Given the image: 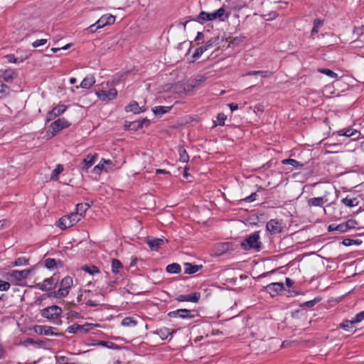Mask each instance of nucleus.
<instances>
[{"instance_id": "f257e3e1", "label": "nucleus", "mask_w": 364, "mask_h": 364, "mask_svg": "<svg viewBox=\"0 0 364 364\" xmlns=\"http://www.w3.org/2000/svg\"><path fill=\"white\" fill-rule=\"evenodd\" d=\"M240 246L245 250L255 249L259 250L261 248V242L259 241V232H255L249 235L245 240L240 243Z\"/></svg>"}, {"instance_id": "f03ea898", "label": "nucleus", "mask_w": 364, "mask_h": 364, "mask_svg": "<svg viewBox=\"0 0 364 364\" xmlns=\"http://www.w3.org/2000/svg\"><path fill=\"white\" fill-rule=\"evenodd\" d=\"M73 280L70 277H64L60 284V288L57 291H54L51 293V294H54V296L57 298L65 297L68 293L69 290L73 286Z\"/></svg>"}, {"instance_id": "7ed1b4c3", "label": "nucleus", "mask_w": 364, "mask_h": 364, "mask_svg": "<svg viewBox=\"0 0 364 364\" xmlns=\"http://www.w3.org/2000/svg\"><path fill=\"white\" fill-rule=\"evenodd\" d=\"M70 125V122L64 117L59 118L50 124L49 131L51 132L52 136H55L59 132L69 127Z\"/></svg>"}, {"instance_id": "20e7f679", "label": "nucleus", "mask_w": 364, "mask_h": 364, "mask_svg": "<svg viewBox=\"0 0 364 364\" xmlns=\"http://www.w3.org/2000/svg\"><path fill=\"white\" fill-rule=\"evenodd\" d=\"M198 315V312L196 310L192 309H180L176 311H170L168 314V316L171 318L179 317L183 319L186 318H193L196 316Z\"/></svg>"}, {"instance_id": "39448f33", "label": "nucleus", "mask_w": 364, "mask_h": 364, "mask_svg": "<svg viewBox=\"0 0 364 364\" xmlns=\"http://www.w3.org/2000/svg\"><path fill=\"white\" fill-rule=\"evenodd\" d=\"M237 248V245L232 242H222L217 244L214 247V254L219 257L228 252L234 251Z\"/></svg>"}, {"instance_id": "423d86ee", "label": "nucleus", "mask_w": 364, "mask_h": 364, "mask_svg": "<svg viewBox=\"0 0 364 364\" xmlns=\"http://www.w3.org/2000/svg\"><path fill=\"white\" fill-rule=\"evenodd\" d=\"M61 313V308L56 305L48 306L41 311V316L48 319H54L55 318H58Z\"/></svg>"}, {"instance_id": "0eeeda50", "label": "nucleus", "mask_w": 364, "mask_h": 364, "mask_svg": "<svg viewBox=\"0 0 364 364\" xmlns=\"http://www.w3.org/2000/svg\"><path fill=\"white\" fill-rule=\"evenodd\" d=\"M96 325L93 323H85L84 325H80L77 323H75L68 326L66 329V331L69 333H77L78 332L87 333L89 331L93 329Z\"/></svg>"}, {"instance_id": "6e6552de", "label": "nucleus", "mask_w": 364, "mask_h": 364, "mask_svg": "<svg viewBox=\"0 0 364 364\" xmlns=\"http://www.w3.org/2000/svg\"><path fill=\"white\" fill-rule=\"evenodd\" d=\"M58 282V278L53 276L50 278L46 279L43 281V283H38L36 284V287L42 291H48L53 289H55Z\"/></svg>"}, {"instance_id": "1a4fd4ad", "label": "nucleus", "mask_w": 364, "mask_h": 364, "mask_svg": "<svg viewBox=\"0 0 364 364\" xmlns=\"http://www.w3.org/2000/svg\"><path fill=\"white\" fill-rule=\"evenodd\" d=\"M97 96L102 101H110L117 96V91L115 88H111L109 90H98L96 92Z\"/></svg>"}, {"instance_id": "9d476101", "label": "nucleus", "mask_w": 364, "mask_h": 364, "mask_svg": "<svg viewBox=\"0 0 364 364\" xmlns=\"http://www.w3.org/2000/svg\"><path fill=\"white\" fill-rule=\"evenodd\" d=\"M284 289V284L282 282L271 283L265 287V290L272 297L275 296Z\"/></svg>"}, {"instance_id": "9b49d317", "label": "nucleus", "mask_w": 364, "mask_h": 364, "mask_svg": "<svg viewBox=\"0 0 364 364\" xmlns=\"http://www.w3.org/2000/svg\"><path fill=\"white\" fill-rule=\"evenodd\" d=\"M200 299V293L193 292L190 294H180L176 298V300L179 302L189 301L193 303H197Z\"/></svg>"}, {"instance_id": "f8f14e48", "label": "nucleus", "mask_w": 364, "mask_h": 364, "mask_svg": "<svg viewBox=\"0 0 364 364\" xmlns=\"http://www.w3.org/2000/svg\"><path fill=\"white\" fill-rule=\"evenodd\" d=\"M115 21V16L112 14L103 15L96 21L97 27L95 30L103 28L107 25L113 24Z\"/></svg>"}, {"instance_id": "ddd939ff", "label": "nucleus", "mask_w": 364, "mask_h": 364, "mask_svg": "<svg viewBox=\"0 0 364 364\" xmlns=\"http://www.w3.org/2000/svg\"><path fill=\"white\" fill-rule=\"evenodd\" d=\"M31 271L29 269H23V270H12L9 273L10 277L14 279L17 282H21L23 279H26Z\"/></svg>"}, {"instance_id": "4468645a", "label": "nucleus", "mask_w": 364, "mask_h": 364, "mask_svg": "<svg viewBox=\"0 0 364 364\" xmlns=\"http://www.w3.org/2000/svg\"><path fill=\"white\" fill-rule=\"evenodd\" d=\"M267 230L271 234H277L282 231L281 223L277 220L272 219L266 224Z\"/></svg>"}, {"instance_id": "2eb2a0df", "label": "nucleus", "mask_w": 364, "mask_h": 364, "mask_svg": "<svg viewBox=\"0 0 364 364\" xmlns=\"http://www.w3.org/2000/svg\"><path fill=\"white\" fill-rule=\"evenodd\" d=\"M97 155H87L80 164V168L82 171L87 172L88 169L95 164Z\"/></svg>"}, {"instance_id": "dca6fc26", "label": "nucleus", "mask_w": 364, "mask_h": 364, "mask_svg": "<svg viewBox=\"0 0 364 364\" xmlns=\"http://www.w3.org/2000/svg\"><path fill=\"white\" fill-rule=\"evenodd\" d=\"M210 21H213L215 19H220V21H225L229 16V13L225 14V10L224 6H222L219 9L210 13Z\"/></svg>"}, {"instance_id": "f3484780", "label": "nucleus", "mask_w": 364, "mask_h": 364, "mask_svg": "<svg viewBox=\"0 0 364 364\" xmlns=\"http://www.w3.org/2000/svg\"><path fill=\"white\" fill-rule=\"evenodd\" d=\"M127 112H133L134 114H139L146 111L144 106L140 107L136 101L132 102L129 105L125 107Z\"/></svg>"}, {"instance_id": "a211bd4d", "label": "nucleus", "mask_w": 364, "mask_h": 364, "mask_svg": "<svg viewBox=\"0 0 364 364\" xmlns=\"http://www.w3.org/2000/svg\"><path fill=\"white\" fill-rule=\"evenodd\" d=\"M54 329H55V328L50 327V326H38L36 327V332L41 335H45V336L57 335L56 333H54V332H53Z\"/></svg>"}, {"instance_id": "6ab92c4d", "label": "nucleus", "mask_w": 364, "mask_h": 364, "mask_svg": "<svg viewBox=\"0 0 364 364\" xmlns=\"http://www.w3.org/2000/svg\"><path fill=\"white\" fill-rule=\"evenodd\" d=\"M147 244L151 250H157L164 244V240L162 238L148 239Z\"/></svg>"}, {"instance_id": "aec40b11", "label": "nucleus", "mask_w": 364, "mask_h": 364, "mask_svg": "<svg viewBox=\"0 0 364 364\" xmlns=\"http://www.w3.org/2000/svg\"><path fill=\"white\" fill-rule=\"evenodd\" d=\"M328 199L326 196L312 198L308 200V205L311 206H321L323 203H326Z\"/></svg>"}, {"instance_id": "412c9836", "label": "nucleus", "mask_w": 364, "mask_h": 364, "mask_svg": "<svg viewBox=\"0 0 364 364\" xmlns=\"http://www.w3.org/2000/svg\"><path fill=\"white\" fill-rule=\"evenodd\" d=\"M95 82V79L93 75H88L85 77L81 82L80 87L84 89L90 88Z\"/></svg>"}, {"instance_id": "4be33fe9", "label": "nucleus", "mask_w": 364, "mask_h": 364, "mask_svg": "<svg viewBox=\"0 0 364 364\" xmlns=\"http://www.w3.org/2000/svg\"><path fill=\"white\" fill-rule=\"evenodd\" d=\"M201 267V265H196L192 264L191 263H186L184 267V273L187 274H192L197 272Z\"/></svg>"}, {"instance_id": "5701e85b", "label": "nucleus", "mask_w": 364, "mask_h": 364, "mask_svg": "<svg viewBox=\"0 0 364 364\" xmlns=\"http://www.w3.org/2000/svg\"><path fill=\"white\" fill-rule=\"evenodd\" d=\"M172 108V106H156L152 109L153 112L156 116H161L162 114L167 113Z\"/></svg>"}, {"instance_id": "b1692460", "label": "nucleus", "mask_w": 364, "mask_h": 364, "mask_svg": "<svg viewBox=\"0 0 364 364\" xmlns=\"http://www.w3.org/2000/svg\"><path fill=\"white\" fill-rule=\"evenodd\" d=\"M71 226H73V223L70 222V219H69L68 215L62 217L58 221V227L62 230H65Z\"/></svg>"}, {"instance_id": "393cba45", "label": "nucleus", "mask_w": 364, "mask_h": 364, "mask_svg": "<svg viewBox=\"0 0 364 364\" xmlns=\"http://www.w3.org/2000/svg\"><path fill=\"white\" fill-rule=\"evenodd\" d=\"M220 44V37L219 36H215L210 38L208 41H207L205 43V46L207 50H209L218 45Z\"/></svg>"}, {"instance_id": "a878e982", "label": "nucleus", "mask_w": 364, "mask_h": 364, "mask_svg": "<svg viewBox=\"0 0 364 364\" xmlns=\"http://www.w3.org/2000/svg\"><path fill=\"white\" fill-rule=\"evenodd\" d=\"M251 0H230L235 9H241L246 6Z\"/></svg>"}, {"instance_id": "bb28decb", "label": "nucleus", "mask_w": 364, "mask_h": 364, "mask_svg": "<svg viewBox=\"0 0 364 364\" xmlns=\"http://www.w3.org/2000/svg\"><path fill=\"white\" fill-rule=\"evenodd\" d=\"M341 203L346 206L353 208L358 205V200L357 198H348V197L343 198Z\"/></svg>"}, {"instance_id": "cd10ccee", "label": "nucleus", "mask_w": 364, "mask_h": 364, "mask_svg": "<svg viewBox=\"0 0 364 364\" xmlns=\"http://www.w3.org/2000/svg\"><path fill=\"white\" fill-rule=\"evenodd\" d=\"M336 133L338 136H345L350 137V136H353L355 134H356L358 133V132L355 129H353L351 128H348V129H341V130L338 131Z\"/></svg>"}, {"instance_id": "c85d7f7f", "label": "nucleus", "mask_w": 364, "mask_h": 364, "mask_svg": "<svg viewBox=\"0 0 364 364\" xmlns=\"http://www.w3.org/2000/svg\"><path fill=\"white\" fill-rule=\"evenodd\" d=\"M81 269L90 275L100 273V269L95 265H84L81 267Z\"/></svg>"}, {"instance_id": "c756f323", "label": "nucleus", "mask_w": 364, "mask_h": 364, "mask_svg": "<svg viewBox=\"0 0 364 364\" xmlns=\"http://www.w3.org/2000/svg\"><path fill=\"white\" fill-rule=\"evenodd\" d=\"M194 20L200 23H203L204 21H210V13L200 11L199 15Z\"/></svg>"}, {"instance_id": "7c9ffc66", "label": "nucleus", "mask_w": 364, "mask_h": 364, "mask_svg": "<svg viewBox=\"0 0 364 364\" xmlns=\"http://www.w3.org/2000/svg\"><path fill=\"white\" fill-rule=\"evenodd\" d=\"M166 272L170 274H178L181 270V266L178 263H172L168 264L166 268Z\"/></svg>"}, {"instance_id": "2f4dec72", "label": "nucleus", "mask_w": 364, "mask_h": 364, "mask_svg": "<svg viewBox=\"0 0 364 364\" xmlns=\"http://www.w3.org/2000/svg\"><path fill=\"white\" fill-rule=\"evenodd\" d=\"M323 24V21L316 18L314 21V26L311 30V36L314 38V35L318 33V28Z\"/></svg>"}, {"instance_id": "473e14b6", "label": "nucleus", "mask_w": 364, "mask_h": 364, "mask_svg": "<svg viewBox=\"0 0 364 364\" xmlns=\"http://www.w3.org/2000/svg\"><path fill=\"white\" fill-rule=\"evenodd\" d=\"M156 334H157L162 340H165L171 334V331L169 328L163 327L156 330Z\"/></svg>"}, {"instance_id": "72a5a7b5", "label": "nucleus", "mask_w": 364, "mask_h": 364, "mask_svg": "<svg viewBox=\"0 0 364 364\" xmlns=\"http://www.w3.org/2000/svg\"><path fill=\"white\" fill-rule=\"evenodd\" d=\"M90 207L88 203H79L76 205V213L82 218Z\"/></svg>"}, {"instance_id": "f704fd0d", "label": "nucleus", "mask_w": 364, "mask_h": 364, "mask_svg": "<svg viewBox=\"0 0 364 364\" xmlns=\"http://www.w3.org/2000/svg\"><path fill=\"white\" fill-rule=\"evenodd\" d=\"M28 259H26L25 257H21L17 258L14 262H12L10 264V267H20V266H24L28 264Z\"/></svg>"}, {"instance_id": "c9c22d12", "label": "nucleus", "mask_w": 364, "mask_h": 364, "mask_svg": "<svg viewBox=\"0 0 364 364\" xmlns=\"http://www.w3.org/2000/svg\"><path fill=\"white\" fill-rule=\"evenodd\" d=\"M178 153H179V159L183 163H186L189 160V156L188 153L186 152V149L183 148V146H179L178 147Z\"/></svg>"}, {"instance_id": "e433bc0d", "label": "nucleus", "mask_w": 364, "mask_h": 364, "mask_svg": "<svg viewBox=\"0 0 364 364\" xmlns=\"http://www.w3.org/2000/svg\"><path fill=\"white\" fill-rule=\"evenodd\" d=\"M282 163L283 164L291 165V166H292L294 168H301L304 166L299 161H296L295 159H284V160L282 161Z\"/></svg>"}, {"instance_id": "4c0bfd02", "label": "nucleus", "mask_w": 364, "mask_h": 364, "mask_svg": "<svg viewBox=\"0 0 364 364\" xmlns=\"http://www.w3.org/2000/svg\"><path fill=\"white\" fill-rule=\"evenodd\" d=\"M271 75V73L267 70H255V71H250L246 75H260L262 77H268Z\"/></svg>"}, {"instance_id": "58836bf2", "label": "nucleus", "mask_w": 364, "mask_h": 364, "mask_svg": "<svg viewBox=\"0 0 364 364\" xmlns=\"http://www.w3.org/2000/svg\"><path fill=\"white\" fill-rule=\"evenodd\" d=\"M15 76V72L12 70H6L2 74V78L6 82L11 81Z\"/></svg>"}, {"instance_id": "ea45409f", "label": "nucleus", "mask_w": 364, "mask_h": 364, "mask_svg": "<svg viewBox=\"0 0 364 364\" xmlns=\"http://www.w3.org/2000/svg\"><path fill=\"white\" fill-rule=\"evenodd\" d=\"M136 323V321L132 317H125L122 321V325L127 327L135 326Z\"/></svg>"}, {"instance_id": "a19ab883", "label": "nucleus", "mask_w": 364, "mask_h": 364, "mask_svg": "<svg viewBox=\"0 0 364 364\" xmlns=\"http://www.w3.org/2000/svg\"><path fill=\"white\" fill-rule=\"evenodd\" d=\"M63 171V165H60V164H58L57 165V166L55 167V168L53 171L52 173H51V176H50V179L51 180H53V181H55L58 179V175Z\"/></svg>"}, {"instance_id": "79ce46f5", "label": "nucleus", "mask_w": 364, "mask_h": 364, "mask_svg": "<svg viewBox=\"0 0 364 364\" xmlns=\"http://www.w3.org/2000/svg\"><path fill=\"white\" fill-rule=\"evenodd\" d=\"M45 267L49 269L57 267V261L53 258H47L44 261Z\"/></svg>"}, {"instance_id": "37998d69", "label": "nucleus", "mask_w": 364, "mask_h": 364, "mask_svg": "<svg viewBox=\"0 0 364 364\" xmlns=\"http://www.w3.org/2000/svg\"><path fill=\"white\" fill-rule=\"evenodd\" d=\"M67 107L64 105H59L55 107L51 111L53 112L54 115L58 117L61 114H63L66 110Z\"/></svg>"}, {"instance_id": "c03bdc74", "label": "nucleus", "mask_w": 364, "mask_h": 364, "mask_svg": "<svg viewBox=\"0 0 364 364\" xmlns=\"http://www.w3.org/2000/svg\"><path fill=\"white\" fill-rule=\"evenodd\" d=\"M355 323H357V322H354V318L351 321L346 320L340 324V327L346 331H349Z\"/></svg>"}, {"instance_id": "a18cd8bd", "label": "nucleus", "mask_w": 364, "mask_h": 364, "mask_svg": "<svg viewBox=\"0 0 364 364\" xmlns=\"http://www.w3.org/2000/svg\"><path fill=\"white\" fill-rule=\"evenodd\" d=\"M122 268L121 262L117 259H114L112 262V270L114 273H117L119 269Z\"/></svg>"}, {"instance_id": "49530a36", "label": "nucleus", "mask_w": 364, "mask_h": 364, "mask_svg": "<svg viewBox=\"0 0 364 364\" xmlns=\"http://www.w3.org/2000/svg\"><path fill=\"white\" fill-rule=\"evenodd\" d=\"M206 50H207L206 47L205 46V45H204V46H200V47L198 48L196 50L195 53H193V56H192V57H193V59H195V60L198 59V58L202 55V54H203L205 51H206Z\"/></svg>"}, {"instance_id": "de8ad7c7", "label": "nucleus", "mask_w": 364, "mask_h": 364, "mask_svg": "<svg viewBox=\"0 0 364 364\" xmlns=\"http://www.w3.org/2000/svg\"><path fill=\"white\" fill-rule=\"evenodd\" d=\"M318 72L325 74L327 76L331 77V78H336L338 77V75L336 73L327 68L318 69Z\"/></svg>"}, {"instance_id": "09e8293b", "label": "nucleus", "mask_w": 364, "mask_h": 364, "mask_svg": "<svg viewBox=\"0 0 364 364\" xmlns=\"http://www.w3.org/2000/svg\"><path fill=\"white\" fill-rule=\"evenodd\" d=\"M68 216L69 217V219H70V222H72L73 225L76 224L81 219L80 215H79L76 212L72 213L71 214L68 215Z\"/></svg>"}, {"instance_id": "8fccbe9b", "label": "nucleus", "mask_w": 364, "mask_h": 364, "mask_svg": "<svg viewBox=\"0 0 364 364\" xmlns=\"http://www.w3.org/2000/svg\"><path fill=\"white\" fill-rule=\"evenodd\" d=\"M319 301H320V299L315 298L313 300H310V301H306V302L303 303L301 306L302 307L311 308L314 306H315Z\"/></svg>"}, {"instance_id": "3c124183", "label": "nucleus", "mask_w": 364, "mask_h": 364, "mask_svg": "<svg viewBox=\"0 0 364 364\" xmlns=\"http://www.w3.org/2000/svg\"><path fill=\"white\" fill-rule=\"evenodd\" d=\"M11 284L9 282L0 279V291H6L10 289Z\"/></svg>"}, {"instance_id": "603ef678", "label": "nucleus", "mask_w": 364, "mask_h": 364, "mask_svg": "<svg viewBox=\"0 0 364 364\" xmlns=\"http://www.w3.org/2000/svg\"><path fill=\"white\" fill-rule=\"evenodd\" d=\"M343 245H345V246H350L353 244H360V242H358V240H353V239H350V238H346V239H344L343 240Z\"/></svg>"}, {"instance_id": "864d4df0", "label": "nucleus", "mask_w": 364, "mask_h": 364, "mask_svg": "<svg viewBox=\"0 0 364 364\" xmlns=\"http://www.w3.org/2000/svg\"><path fill=\"white\" fill-rule=\"evenodd\" d=\"M6 58H7V60L9 63H21L23 62V60L21 59L19 60L18 58H16L14 55H7L6 56Z\"/></svg>"}, {"instance_id": "5fc2aeb1", "label": "nucleus", "mask_w": 364, "mask_h": 364, "mask_svg": "<svg viewBox=\"0 0 364 364\" xmlns=\"http://www.w3.org/2000/svg\"><path fill=\"white\" fill-rule=\"evenodd\" d=\"M226 119H227V117L225 114H223V113L218 114V117H217L218 124V125H224L225 121L226 120Z\"/></svg>"}, {"instance_id": "6e6d98bb", "label": "nucleus", "mask_w": 364, "mask_h": 364, "mask_svg": "<svg viewBox=\"0 0 364 364\" xmlns=\"http://www.w3.org/2000/svg\"><path fill=\"white\" fill-rule=\"evenodd\" d=\"M358 225V222L355 220L350 219L346 223V228L348 230L355 228Z\"/></svg>"}, {"instance_id": "4d7b16f0", "label": "nucleus", "mask_w": 364, "mask_h": 364, "mask_svg": "<svg viewBox=\"0 0 364 364\" xmlns=\"http://www.w3.org/2000/svg\"><path fill=\"white\" fill-rule=\"evenodd\" d=\"M46 43H47V39H39V40L35 41L32 43V46L33 48H37L38 46L45 45Z\"/></svg>"}, {"instance_id": "13d9d810", "label": "nucleus", "mask_w": 364, "mask_h": 364, "mask_svg": "<svg viewBox=\"0 0 364 364\" xmlns=\"http://www.w3.org/2000/svg\"><path fill=\"white\" fill-rule=\"evenodd\" d=\"M105 169V164L100 161L99 164L94 167V172L96 173H100L102 170Z\"/></svg>"}, {"instance_id": "bf43d9fd", "label": "nucleus", "mask_w": 364, "mask_h": 364, "mask_svg": "<svg viewBox=\"0 0 364 364\" xmlns=\"http://www.w3.org/2000/svg\"><path fill=\"white\" fill-rule=\"evenodd\" d=\"M364 319V311L357 314L354 318V322L359 323Z\"/></svg>"}, {"instance_id": "052dcab7", "label": "nucleus", "mask_w": 364, "mask_h": 364, "mask_svg": "<svg viewBox=\"0 0 364 364\" xmlns=\"http://www.w3.org/2000/svg\"><path fill=\"white\" fill-rule=\"evenodd\" d=\"M337 231L339 232H345L348 231V229L346 225V223H341L336 225Z\"/></svg>"}, {"instance_id": "680f3d73", "label": "nucleus", "mask_w": 364, "mask_h": 364, "mask_svg": "<svg viewBox=\"0 0 364 364\" xmlns=\"http://www.w3.org/2000/svg\"><path fill=\"white\" fill-rule=\"evenodd\" d=\"M257 196L256 193H252L251 195L245 198L244 200L247 203L253 202L256 200Z\"/></svg>"}, {"instance_id": "e2e57ef3", "label": "nucleus", "mask_w": 364, "mask_h": 364, "mask_svg": "<svg viewBox=\"0 0 364 364\" xmlns=\"http://www.w3.org/2000/svg\"><path fill=\"white\" fill-rule=\"evenodd\" d=\"M149 123V121L146 119L136 122V124H137V126H136L137 128L142 127L144 124H148ZM134 124H135V122Z\"/></svg>"}, {"instance_id": "0e129e2a", "label": "nucleus", "mask_w": 364, "mask_h": 364, "mask_svg": "<svg viewBox=\"0 0 364 364\" xmlns=\"http://www.w3.org/2000/svg\"><path fill=\"white\" fill-rule=\"evenodd\" d=\"M60 364H69L68 358L65 356H60L58 359Z\"/></svg>"}, {"instance_id": "69168bd1", "label": "nucleus", "mask_w": 364, "mask_h": 364, "mask_svg": "<svg viewBox=\"0 0 364 364\" xmlns=\"http://www.w3.org/2000/svg\"><path fill=\"white\" fill-rule=\"evenodd\" d=\"M56 116L54 115L53 112L52 111H50L46 116V122H48L53 119H55Z\"/></svg>"}, {"instance_id": "338daca9", "label": "nucleus", "mask_w": 364, "mask_h": 364, "mask_svg": "<svg viewBox=\"0 0 364 364\" xmlns=\"http://www.w3.org/2000/svg\"><path fill=\"white\" fill-rule=\"evenodd\" d=\"M85 304L87 306H97L99 305V304L97 302H96L95 301H92V300H87Z\"/></svg>"}, {"instance_id": "774afa93", "label": "nucleus", "mask_w": 364, "mask_h": 364, "mask_svg": "<svg viewBox=\"0 0 364 364\" xmlns=\"http://www.w3.org/2000/svg\"><path fill=\"white\" fill-rule=\"evenodd\" d=\"M97 27V24H96V22L93 24H92L91 26H90L87 30L89 31L90 33H94L97 30H95Z\"/></svg>"}]
</instances>
